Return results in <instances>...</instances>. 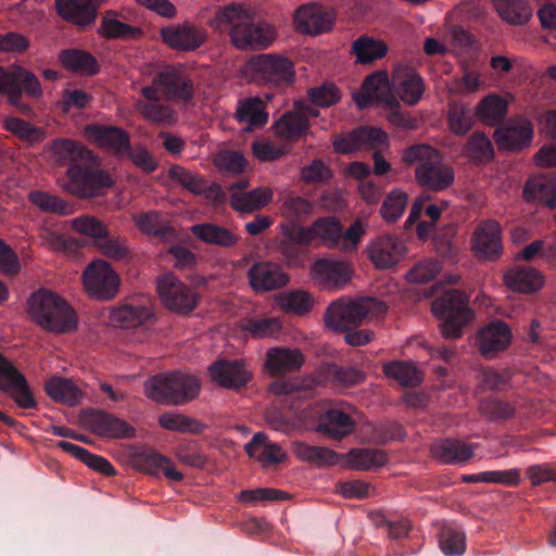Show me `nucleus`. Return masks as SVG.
Instances as JSON below:
<instances>
[{
    "label": "nucleus",
    "mask_w": 556,
    "mask_h": 556,
    "mask_svg": "<svg viewBox=\"0 0 556 556\" xmlns=\"http://www.w3.org/2000/svg\"><path fill=\"white\" fill-rule=\"evenodd\" d=\"M349 263L331 258H318L311 267V278L323 289H339L344 287L352 277Z\"/></svg>",
    "instance_id": "13"
},
{
    "label": "nucleus",
    "mask_w": 556,
    "mask_h": 556,
    "mask_svg": "<svg viewBox=\"0 0 556 556\" xmlns=\"http://www.w3.org/2000/svg\"><path fill=\"white\" fill-rule=\"evenodd\" d=\"M149 87L161 90V96L167 101L189 102L194 96L193 81L176 67H168L156 73Z\"/></svg>",
    "instance_id": "10"
},
{
    "label": "nucleus",
    "mask_w": 556,
    "mask_h": 556,
    "mask_svg": "<svg viewBox=\"0 0 556 556\" xmlns=\"http://www.w3.org/2000/svg\"><path fill=\"white\" fill-rule=\"evenodd\" d=\"M392 87L396 96L407 105H415L425 92V84L416 70L408 65H396L392 72Z\"/></svg>",
    "instance_id": "18"
},
{
    "label": "nucleus",
    "mask_w": 556,
    "mask_h": 556,
    "mask_svg": "<svg viewBox=\"0 0 556 556\" xmlns=\"http://www.w3.org/2000/svg\"><path fill=\"white\" fill-rule=\"evenodd\" d=\"M85 291L92 298L108 301L116 296L121 279L113 267L104 260L98 258L86 266L83 271Z\"/></svg>",
    "instance_id": "8"
},
{
    "label": "nucleus",
    "mask_w": 556,
    "mask_h": 556,
    "mask_svg": "<svg viewBox=\"0 0 556 556\" xmlns=\"http://www.w3.org/2000/svg\"><path fill=\"white\" fill-rule=\"evenodd\" d=\"M523 197L527 201H538L549 208H556V177L530 178L525 186Z\"/></svg>",
    "instance_id": "36"
},
{
    "label": "nucleus",
    "mask_w": 556,
    "mask_h": 556,
    "mask_svg": "<svg viewBox=\"0 0 556 556\" xmlns=\"http://www.w3.org/2000/svg\"><path fill=\"white\" fill-rule=\"evenodd\" d=\"M177 459L187 466L203 469L208 464V457L202 453L195 441H184L175 450Z\"/></svg>",
    "instance_id": "64"
},
{
    "label": "nucleus",
    "mask_w": 556,
    "mask_h": 556,
    "mask_svg": "<svg viewBox=\"0 0 556 556\" xmlns=\"http://www.w3.org/2000/svg\"><path fill=\"white\" fill-rule=\"evenodd\" d=\"M314 204L307 199L288 193L281 199L280 214L288 223H301L312 216Z\"/></svg>",
    "instance_id": "48"
},
{
    "label": "nucleus",
    "mask_w": 556,
    "mask_h": 556,
    "mask_svg": "<svg viewBox=\"0 0 556 556\" xmlns=\"http://www.w3.org/2000/svg\"><path fill=\"white\" fill-rule=\"evenodd\" d=\"M473 251L479 258L494 261L502 253L501 226L486 219L479 224L472 235Z\"/></svg>",
    "instance_id": "22"
},
{
    "label": "nucleus",
    "mask_w": 556,
    "mask_h": 556,
    "mask_svg": "<svg viewBox=\"0 0 556 556\" xmlns=\"http://www.w3.org/2000/svg\"><path fill=\"white\" fill-rule=\"evenodd\" d=\"M54 162L58 165H74L78 161H89L92 159V153L83 143L67 139L59 138L54 139L50 143L49 148Z\"/></svg>",
    "instance_id": "34"
},
{
    "label": "nucleus",
    "mask_w": 556,
    "mask_h": 556,
    "mask_svg": "<svg viewBox=\"0 0 556 556\" xmlns=\"http://www.w3.org/2000/svg\"><path fill=\"white\" fill-rule=\"evenodd\" d=\"M414 178L419 187L428 191L440 192L453 185L455 173L453 167L444 162L442 154L428 166L415 169Z\"/></svg>",
    "instance_id": "19"
},
{
    "label": "nucleus",
    "mask_w": 556,
    "mask_h": 556,
    "mask_svg": "<svg viewBox=\"0 0 556 556\" xmlns=\"http://www.w3.org/2000/svg\"><path fill=\"white\" fill-rule=\"evenodd\" d=\"M463 155L476 163L489 162L494 150L491 140L482 131H475L463 148Z\"/></svg>",
    "instance_id": "53"
},
{
    "label": "nucleus",
    "mask_w": 556,
    "mask_h": 556,
    "mask_svg": "<svg viewBox=\"0 0 556 556\" xmlns=\"http://www.w3.org/2000/svg\"><path fill=\"white\" fill-rule=\"evenodd\" d=\"M60 61L68 71L81 75H93L99 71L96 58L84 50H64L60 54Z\"/></svg>",
    "instance_id": "47"
},
{
    "label": "nucleus",
    "mask_w": 556,
    "mask_h": 556,
    "mask_svg": "<svg viewBox=\"0 0 556 556\" xmlns=\"http://www.w3.org/2000/svg\"><path fill=\"white\" fill-rule=\"evenodd\" d=\"M160 426L168 431L201 434L206 425L201 420L180 413H164L159 416Z\"/></svg>",
    "instance_id": "46"
},
{
    "label": "nucleus",
    "mask_w": 556,
    "mask_h": 556,
    "mask_svg": "<svg viewBox=\"0 0 556 556\" xmlns=\"http://www.w3.org/2000/svg\"><path fill=\"white\" fill-rule=\"evenodd\" d=\"M280 307L287 313L296 315L307 314L314 306V299L307 291L294 290L279 298Z\"/></svg>",
    "instance_id": "60"
},
{
    "label": "nucleus",
    "mask_w": 556,
    "mask_h": 556,
    "mask_svg": "<svg viewBox=\"0 0 556 556\" xmlns=\"http://www.w3.org/2000/svg\"><path fill=\"white\" fill-rule=\"evenodd\" d=\"M250 70L254 78L264 84L290 86L295 76L293 63L278 54H260L251 59Z\"/></svg>",
    "instance_id": "9"
},
{
    "label": "nucleus",
    "mask_w": 556,
    "mask_h": 556,
    "mask_svg": "<svg viewBox=\"0 0 556 556\" xmlns=\"http://www.w3.org/2000/svg\"><path fill=\"white\" fill-rule=\"evenodd\" d=\"M476 114L485 125L496 126L507 114V103L498 94H489L479 101Z\"/></svg>",
    "instance_id": "49"
},
{
    "label": "nucleus",
    "mask_w": 556,
    "mask_h": 556,
    "mask_svg": "<svg viewBox=\"0 0 556 556\" xmlns=\"http://www.w3.org/2000/svg\"><path fill=\"white\" fill-rule=\"evenodd\" d=\"M28 200L31 204L37 206L39 210L46 213L68 215L71 214L70 205L66 201L60 197L51 194L41 190H34L29 192Z\"/></svg>",
    "instance_id": "59"
},
{
    "label": "nucleus",
    "mask_w": 556,
    "mask_h": 556,
    "mask_svg": "<svg viewBox=\"0 0 556 556\" xmlns=\"http://www.w3.org/2000/svg\"><path fill=\"white\" fill-rule=\"evenodd\" d=\"M533 137V126L525 117L511 119L505 127L495 131V141L500 148L515 151L529 147Z\"/></svg>",
    "instance_id": "26"
},
{
    "label": "nucleus",
    "mask_w": 556,
    "mask_h": 556,
    "mask_svg": "<svg viewBox=\"0 0 556 556\" xmlns=\"http://www.w3.org/2000/svg\"><path fill=\"white\" fill-rule=\"evenodd\" d=\"M432 457L443 464L464 463L473 457V447L460 440L435 441L431 447Z\"/></svg>",
    "instance_id": "32"
},
{
    "label": "nucleus",
    "mask_w": 556,
    "mask_h": 556,
    "mask_svg": "<svg viewBox=\"0 0 556 556\" xmlns=\"http://www.w3.org/2000/svg\"><path fill=\"white\" fill-rule=\"evenodd\" d=\"M386 311L387 306L372 298H341L328 305L324 314V324L332 331L348 332L357 328L369 315Z\"/></svg>",
    "instance_id": "6"
},
{
    "label": "nucleus",
    "mask_w": 556,
    "mask_h": 556,
    "mask_svg": "<svg viewBox=\"0 0 556 556\" xmlns=\"http://www.w3.org/2000/svg\"><path fill=\"white\" fill-rule=\"evenodd\" d=\"M0 390L10 394L14 402L22 408L28 409L36 406V401L23 374H18L7 383H0Z\"/></svg>",
    "instance_id": "57"
},
{
    "label": "nucleus",
    "mask_w": 556,
    "mask_h": 556,
    "mask_svg": "<svg viewBox=\"0 0 556 556\" xmlns=\"http://www.w3.org/2000/svg\"><path fill=\"white\" fill-rule=\"evenodd\" d=\"M362 89L363 92L354 98L359 109H366L371 103L381 104L386 108L400 106L386 71H377L368 75L363 81Z\"/></svg>",
    "instance_id": "11"
},
{
    "label": "nucleus",
    "mask_w": 556,
    "mask_h": 556,
    "mask_svg": "<svg viewBox=\"0 0 556 556\" xmlns=\"http://www.w3.org/2000/svg\"><path fill=\"white\" fill-rule=\"evenodd\" d=\"M442 155L441 151L428 143L412 144L401 151V162L407 166L416 165L415 169L428 166Z\"/></svg>",
    "instance_id": "52"
},
{
    "label": "nucleus",
    "mask_w": 556,
    "mask_h": 556,
    "mask_svg": "<svg viewBox=\"0 0 556 556\" xmlns=\"http://www.w3.org/2000/svg\"><path fill=\"white\" fill-rule=\"evenodd\" d=\"M352 51L358 63L367 64L384 56L388 47L382 40H375L367 36H362L353 42Z\"/></svg>",
    "instance_id": "56"
},
{
    "label": "nucleus",
    "mask_w": 556,
    "mask_h": 556,
    "mask_svg": "<svg viewBox=\"0 0 556 556\" xmlns=\"http://www.w3.org/2000/svg\"><path fill=\"white\" fill-rule=\"evenodd\" d=\"M431 311L440 321L441 334L448 340L462 338L464 330L476 319L468 294L457 289L447 290L437 298L431 304Z\"/></svg>",
    "instance_id": "3"
},
{
    "label": "nucleus",
    "mask_w": 556,
    "mask_h": 556,
    "mask_svg": "<svg viewBox=\"0 0 556 556\" xmlns=\"http://www.w3.org/2000/svg\"><path fill=\"white\" fill-rule=\"evenodd\" d=\"M191 233L206 244L231 249L237 245L239 238L228 228L212 223L197 224L191 227Z\"/></svg>",
    "instance_id": "35"
},
{
    "label": "nucleus",
    "mask_w": 556,
    "mask_h": 556,
    "mask_svg": "<svg viewBox=\"0 0 556 556\" xmlns=\"http://www.w3.org/2000/svg\"><path fill=\"white\" fill-rule=\"evenodd\" d=\"M366 251L376 268L386 269L400 262L404 248L395 237L382 235L370 241Z\"/></svg>",
    "instance_id": "23"
},
{
    "label": "nucleus",
    "mask_w": 556,
    "mask_h": 556,
    "mask_svg": "<svg viewBox=\"0 0 556 556\" xmlns=\"http://www.w3.org/2000/svg\"><path fill=\"white\" fill-rule=\"evenodd\" d=\"M132 222L140 231L147 235L160 237L175 236V230L168 220L164 219L156 211L134 214Z\"/></svg>",
    "instance_id": "50"
},
{
    "label": "nucleus",
    "mask_w": 556,
    "mask_h": 556,
    "mask_svg": "<svg viewBox=\"0 0 556 556\" xmlns=\"http://www.w3.org/2000/svg\"><path fill=\"white\" fill-rule=\"evenodd\" d=\"M106 0H55L59 15L66 22L86 28L94 24L98 9Z\"/></svg>",
    "instance_id": "21"
},
{
    "label": "nucleus",
    "mask_w": 556,
    "mask_h": 556,
    "mask_svg": "<svg viewBox=\"0 0 556 556\" xmlns=\"http://www.w3.org/2000/svg\"><path fill=\"white\" fill-rule=\"evenodd\" d=\"M511 339L513 333L508 325L502 320H494L477 333L476 344L481 355L493 358L510 345Z\"/></svg>",
    "instance_id": "16"
},
{
    "label": "nucleus",
    "mask_w": 556,
    "mask_h": 556,
    "mask_svg": "<svg viewBox=\"0 0 556 556\" xmlns=\"http://www.w3.org/2000/svg\"><path fill=\"white\" fill-rule=\"evenodd\" d=\"M250 286L255 291H271L286 287L289 281V275L286 274L280 265L273 262L255 263L248 271Z\"/></svg>",
    "instance_id": "24"
},
{
    "label": "nucleus",
    "mask_w": 556,
    "mask_h": 556,
    "mask_svg": "<svg viewBox=\"0 0 556 556\" xmlns=\"http://www.w3.org/2000/svg\"><path fill=\"white\" fill-rule=\"evenodd\" d=\"M73 231L93 239L98 242L102 237L109 235L108 225L93 215H81L70 222Z\"/></svg>",
    "instance_id": "58"
},
{
    "label": "nucleus",
    "mask_w": 556,
    "mask_h": 556,
    "mask_svg": "<svg viewBox=\"0 0 556 556\" xmlns=\"http://www.w3.org/2000/svg\"><path fill=\"white\" fill-rule=\"evenodd\" d=\"M244 451L250 458L261 463L264 467L280 464L287 459V453L282 447L269 441L263 432H257L252 440L244 445Z\"/></svg>",
    "instance_id": "28"
},
{
    "label": "nucleus",
    "mask_w": 556,
    "mask_h": 556,
    "mask_svg": "<svg viewBox=\"0 0 556 556\" xmlns=\"http://www.w3.org/2000/svg\"><path fill=\"white\" fill-rule=\"evenodd\" d=\"M236 118L240 123H245V131H252L255 128L264 126L268 121V114L265 110V102L261 98H249L240 101L237 105Z\"/></svg>",
    "instance_id": "42"
},
{
    "label": "nucleus",
    "mask_w": 556,
    "mask_h": 556,
    "mask_svg": "<svg viewBox=\"0 0 556 556\" xmlns=\"http://www.w3.org/2000/svg\"><path fill=\"white\" fill-rule=\"evenodd\" d=\"M507 288L519 293H533L544 286L541 271L529 266H516L508 269L503 277Z\"/></svg>",
    "instance_id": "30"
},
{
    "label": "nucleus",
    "mask_w": 556,
    "mask_h": 556,
    "mask_svg": "<svg viewBox=\"0 0 556 556\" xmlns=\"http://www.w3.org/2000/svg\"><path fill=\"white\" fill-rule=\"evenodd\" d=\"M408 203V194L402 189L390 191L380 207V214L387 223L396 222Z\"/></svg>",
    "instance_id": "62"
},
{
    "label": "nucleus",
    "mask_w": 556,
    "mask_h": 556,
    "mask_svg": "<svg viewBox=\"0 0 556 556\" xmlns=\"http://www.w3.org/2000/svg\"><path fill=\"white\" fill-rule=\"evenodd\" d=\"M114 11H106L101 20L98 34L106 39H136L142 35L139 27H134L115 18Z\"/></svg>",
    "instance_id": "44"
},
{
    "label": "nucleus",
    "mask_w": 556,
    "mask_h": 556,
    "mask_svg": "<svg viewBox=\"0 0 556 556\" xmlns=\"http://www.w3.org/2000/svg\"><path fill=\"white\" fill-rule=\"evenodd\" d=\"M296 29L303 34L317 35L331 29L334 14L316 5H303L295 12Z\"/></svg>",
    "instance_id": "27"
},
{
    "label": "nucleus",
    "mask_w": 556,
    "mask_h": 556,
    "mask_svg": "<svg viewBox=\"0 0 556 556\" xmlns=\"http://www.w3.org/2000/svg\"><path fill=\"white\" fill-rule=\"evenodd\" d=\"M308 117L300 111L282 114L274 124L275 135L286 141H296L308 130Z\"/></svg>",
    "instance_id": "37"
},
{
    "label": "nucleus",
    "mask_w": 556,
    "mask_h": 556,
    "mask_svg": "<svg viewBox=\"0 0 556 556\" xmlns=\"http://www.w3.org/2000/svg\"><path fill=\"white\" fill-rule=\"evenodd\" d=\"M208 371L212 380L225 389L240 390L252 379V372L241 361L217 359Z\"/></svg>",
    "instance_id": "20"
},
{
    "label": "nucleus",
    "mask_w": 556,
    "mask_h": 556,
    "mask_svg": "<svg viewBox=\"0 0 556 556\" xmlns=\"http://www.w3.org/2000/svg\"><path fill=\"white\" fill-rule=\"evenodd\" d=\"M81 422L92 433L104 438L130 439L136 434V429L128 422L102 410L85 412Z\"/></svg>",
    "instance_id": "12"
},
{
    "label": "nucleus",
    "mask_w": 556,
    "mask_h": 556,
    "mask_svg": "<svg viewBox=\"0 0 556 556\" xmlns=\"http://www.w3.org/2000/svg\"><path fill=\"white\" fill-rule=\"evenodd\" d=\"M210 25L217 30L227 29L230 42L243 51L265 49L276 39L275 28L257 21L254 13L242 4L218 9Z\"/></svg>",
    "instance_id": "1"
},
{
    "label": "nucleus",
    "mask_w": 556,
    "mask_h": 556,
    "mask_svg": "<svg viewBox=\"0 0 556 556\" xmlns=\"http://www.w3.org/2000/svg\"><path fill=\"white\" fill-rule=\"evenodd\" d=\"M383 374L397 381L403 387L414 388L424 380V374L415 365L407 362L395 361L386 363L382 367Z\"/></svg>",
    "instance_id": "45"
},
{
    "label": "nucleus",
    "mask_w": 556,
    "mask_h": 556,
    "mask_svg": "<svg viewBox=\"0 0 556 556\" xmlns=\"http://www.w3.org/2000/svg\"><path fill=\"white\" fill-rule=\"evenodd\" d=\"M140 94L142 99H138L134 103V109L140 116L155 124L172 125L176 122L175 111L161 102L164 99L161 96V90L144 86L140 89Z\"/></svg>",
    "instance_id": "14"
},
{
    "label": "nucleus",
    "mask_w": 556,
    "mask_h": 556,
    "mask_svg": "<svg viewBox=\"0 0 556 556\" xmlns=\"http://www.w3.org/2000/svg\"><path fill=\"white\" fill-rule=\"evenodd\" d=\"M3 127L20 140L34 143L45 138V131L40 127H36L30 123L17 117H5Z\"/></svg>",
    "instance_id": "61"
},
{
    "label": "nucleus",
    "mask_w": 556,
    "mask_h": 556,
    "mask_svg": "<svg viewBox=\"0 0 556 556\" xmlns=\"http://www.w3.org/2000/svg\"><path fill=\"white\" fill-rule=\"evenodd\" d=\"M479 412L490 421H500L511 418L516 413V407L510 402L490 397L480 402Z\"/></svg>",
    "instance_id": "63"
},
{
    "label": "nucleus",
    "mask_w": 556,
    "mask_h": 556,
    "mask_svg": "<svg viewBox=\"0 0 556 556\" xmlns=\"http://www.w3.org/2000/svg\"><path fill=\"white\" fill-rule=\"evenodd\" d=\"M161 37L173 49L193 51L207 40V33L203 27L184 23L162 28Z\"/></svg>",
    "instance_id": "17"
},
{
    "label": "nucleus",
    "mask_w": 556,
    "mask_h": 556,
    "mask_svg": "<svg viewBox=\"0 0 556 556\" xmlns=\"http://www.w3.org/2000/svg\"><path fill=\"white\" fill-rule=\"evenodd\" d=\"M447 123L450 130L464 136L473 126V117L469 106L463 102L451 101L447 106Z\"/></svg>",
    "instance_id": "55"
},
{
    "label": "nucleus",
    "mask_w": 556,
    "mask_h": 556,
    "mask_svg": "<svg viewBox=\"0 0 556 556\" xmlns=\"http://www.w3.org/2000/svg\"><path fill=\"white\" fill-rule=\"evenodd\" d=\"M114 184L115 180L108 170L83 164L71 165L64 178L58 180L64 192L84 201L106 197Z\"/></svg>",
    "instance_id": "5"
},
{
    "label": "nucleus",
    "mask_w": 556,
    "mask_h": 556,
    "mask_svg": "<svg viewBox=\"0 0 556 556\" xmlns=\"http://www.w3.org/2000/svg\"><path fill=\"white\" fill-rule=\"evenodd\" d=\"M314 242L319 241L327 248H338L341 241L342 226L336 217H321L313 224Z\"/></svg>",
    "instance_id": "51"
},
{
    "label": "nucleus",
    "mask_w": 556,
    "mask_h": 556,
    "mask_svg": "<svg viewBox=\"0 0 556 556\" xmlns=\"http://www.w3.org/2000/svg\"><path fill=\"white\" fill-rule=\"evenodd\" d=\"M88 140L96 143L102 150L113 153L116 156L125 157L129 148V134L116 126L88 125L85 128Z\"/></svg>",
    "instance_id": "15"
},
{
    "label": "nucleus",
    "mask_w": 556,
    "mask_h": 556,
    "mask_svg": "<svg viewBox=\"0 0 556 556\" xmlns=\"http://www.w3.org/2000/svg\"><path fill=\"white\" fill-rule=\"evenodd\" d=\"M498 16L508 25H526L533 16L528 0H491Z\"/></svg>",
    "instance_id": "38"
},
{
    "label": "nucleus",
    "mask_w": 556,
    "mask_h": 556,
    "mask_svg": "<svg viewBox=\"0 0 556 556\" xmlns=\"http://www.w3.org/2000/svg\"><path fill=\"white\" fill-rule=\"evenodd\" d=\"M293 454L302 462L316 467L332 466L340 463L341 455L333 450L324 446H313L305 442L292 443Z\"/></svg>",
    "instance_id": "39"
},
{
    "label": "nucleus",
    "mask_w": 556,
    "mask_h": 556,
    "mask_svg": "<svg viewBox=\"0 0 556 556\" xmlns=\"http://www.w3.org/2000/svg\"><path fill=\"white\" fill-rule=\"evenodd\" d=\"M152 316L150 307L140 304H125L112 309L110 320L121 328H137L144 325Z\"/></svg>",
    "instance_id": "41"
},
{
    "label": "nucleus",
    "mask_w": 556,
    "mask_h": 556,
    "mask_svg": "<svg viewBox=\"0 0 556 556\" xmlns=\"http://www.w3.org/2000/svg\"><path fill=\"white\" fill-rule=\"evenodd\" d=\"M344 467L352 470H371L380 468L388 463L387 452L377 448H352L341 455Z\"/></svg>",
    "instance_id": "33"
},
{
    "label": "nucleus",
    "mask_w": 556,
    "mask_h": 556,
    "mask_svg": "<svg viewBox=\"0 0 556 556\" xmlns=\"http://www.w3.org/2000/svg\"><path fill=\"white\" fill-rule=\"evenodd\" d=\"M94 247L103 256L114 262H128L132 257L127 240L121 236L105 235Z\"/></svg>",
    "instance_id": "54"
},
{
    "label": "nucleus",
    "mask_w": 556,
    "mask_h": 556,
    "mask_svg": "<svg viewBox=\"0 0 556 556\" xmlns=\"http://www.w3.org/2000/svg\"><path fill=\"white\" fill-rule=\"evenodd\" d=\"M354 430L355 422L352 417L338 408L327 409L316 427L317 432L338 441L349 437Z\"/></svg>",
    "instance_id": "29"
},
{
    "label": "nucleus",
    "mask_w": 556,
    "mask_h": 556,
    "mask_svg": "<svg viewBox=\"0 0 556 556\" xmlns=\"http://www.w3.org/2000/svg\"><path fill=\"white\" fill-rule=\"evenodd\" d=\"M201 382L194 376L180 371L159 374L143 384L148 399L163 405H182L198 397Z\"/></svg>",
    "instance_id": "4"
},
{
    "label": "nucleus",
    "mask_w": 556,
    "mask_h": 556,
    "mask_svg": "<svg viewBox=\"0 0 556 556\" xmlns=\"http://www.w3.org/2000/svg\"><path fill=\"white\" fill-rule=\"evenodd\" d=\"M305 362L299 349L271 348L266 352L264 370L269 376L287 375L299 371Z\"/></svg>",
    "instance_id": "25"
},
{
    "label": "nucleus",
    "mask_w": 556,
    "mask_h": 556,
    "mask_svg": "<svg viewBox=\"0 0 556 556\" xmlns=\"http://www.w3.org/2000/svg\"><path fill=\"white\" fill-rule=\"evenodd\" d=\"M273 197L271 188L257 187L251 191L230 193L229 205L236 212L251 214L265 207L271 202Z\"/></svg>",
    "instance_id": "31"
},
{
    "label": "nucleus",
    "mask_w": 556,
    "mask_h": 556,
    "mask_svg": "<svg viewBox=\"0 0 556 556\" xmlns=\"http://www.w3.org/2000/svg\"><path fill=\"white\" fill-rule=\"evenodd\" d=\"M481 72L467 64L462 65V75L446 83V91L451 96H468L478 92L483 83Z\"/></svg>",
    "instance_id": "43"
},
{
    "label": "nucleus",
    "mask_w": 556,
    "mask_h": 556,
    "mask_svg": "<svg viewBox=\"0 0 556 556\" xmlns=\"http://www.w3.org/2000/svg\"><path fill=\"white\" fill-rule=\"evenodd\" d=\"M28 313L38 326L56 334L72 332L77 328V317L71 305L48 290H40L30 296Z\"/></svg>",
    "instance_id": "2"
},
{
    "label": "nucleus",
    "mask_w": 556,
    "mask_h": 556,
    "mask_svg": "<svg viewBox=\"0 0 556 556\" xmlns=\"http://www.w3.org/2000/svg\"><path fill=\"white\" fill-rule=\"evenodd\" d=\"M156 292L162 305L175 314L189 315L199 305V293L172 273L157 277Z\"/></svg>",
    "instance_id": "7"
},
{
    "label": "nucleus",
    "mask_w": 556,
    "mask_h": 556,
    "mask_svg": "<svg viewBox=\"0 0 556 556\" xmlns=\"http://www.w3.org/2000/svg\"><path fill=\"white\" fill-rule=\"evenodd\" d=\"M47 394L55 402L68 406H75L80 403L84 392L71 379L62 377H52L45 383Z\"/></svg>",
    "instance_id": "40"
}]
</instances>
